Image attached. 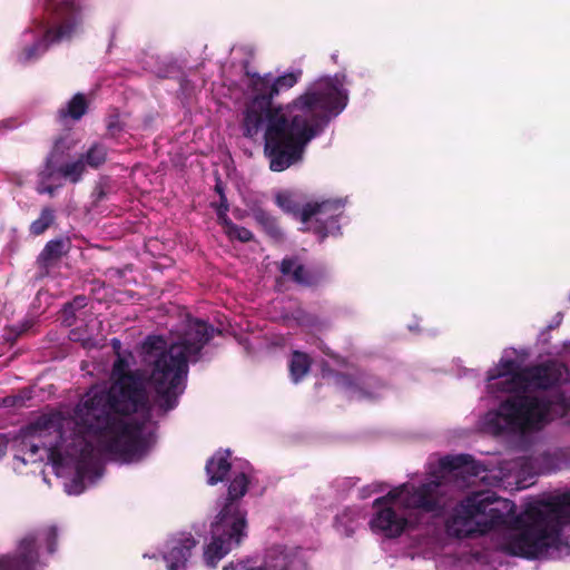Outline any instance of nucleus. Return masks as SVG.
Segmentation results:
<instances>
[{
	"label": "nucleus",
	"mask_w": 570,
	"mask_h": 570,
	"mask_svg": "<svg viewBox=\"0 0 570 570\" xmlns=\"http://www.w3.org/2000/svg\"><path fill=\"white\" fill-rule=\"evenodd\" d=\"M111 377L109 389L92 386L72 416L61 412L41 415L31 426L32 438L39 442L23 443L31 456L42 448L55 464L75 469V478L66 484L68 494H80L86 480L95 482L101 476L102 456L136 462L150 448L145 423L151 404L145 382L130 373L128 360L120 355Z\"/></svg>",
	"instance_id": "f257e3e1"
},
{
	"label": "nucleus",
	"mask_w": 570,
	"mask_h": 570,
	"mask_svg": "<svg viewBox=\"0 0 570 570\" xmlns=\"http://www.w3.org/2000/svg\"><path fill=\"white\" fill-rule=\"evenodd\" d=\"M245 73L250 78L254 97L244 111L242 131L244 137L255 139L264 129V154L272 171H284L299 163L307 145L347 105V92L337 75L318 80L283 107L274 106L273 99L297 83L301 70L276 78L248 70Z\"/></svg>",
	"instance_id": "f03ea898"
},
{
	"label": "nucleus",
	"mask_w": 570,
	"mask_h": 570,
	"mask_svg": "<svg viewBox=\"0 0 570 570\" xmlns=\"http://www.w3.org/2000/svg\"><path fill=\"white\" fill-rule=\"evenodd\" d=\"M499 513L503 521L497 528H505L502 550L513 557L537 559L551 547L569 546L561 531L570 525V490L546 500L528 503L517 514V505L510 500H499Z\"/></svg>",
	"instance_id": "7ed1b4c3"
},
{
	"label": "nucleus",
	"mask_w": 570,
	"mask_h": 570,
	"mask_svg": "<svg viewBox=\"0 0 570 570\" xmlns=\"http://www.w3.org/2000/svg\"><path fill=\"white\" fill-rule=\"evenodd\" d=\"M559 381L560 372L550 362L522 367L511 380V389H517L515 394L502 401L497 411L487 414L485 425L494 434L524 433L541 429L551 404L547 399L528 395L527 392L549 390Z\"/></svg>",
	"instance_id": "20e7f679"
},
{
	"label": "nucleus",
	"mask_w": 570,
	"mask_h": 570,
	"mask_svg": "<svg viewBox=\"0 0 570 570\" xmlns=\"http://www.w3.org/2000/svg\"><path fill=\"white\" fill-rule=\"evenodd\" d=\"M438 487L436 482L422 483L419 487L403 483L376 498L372 504L375 512L368 522L371 530L387 539L401 537L410 525L407 510H441L436 497Z\"/></svg>",
	"instance_id": "39448f33"
},
{
	"label": "nucleus",
	"mask_w": 570,
	"mask_h": 570,
	"mask_svg": "<svg viewBox=\"0 0 570 570\" xmlns=\"http://www.w3.org/2000/svg\"><path fill=\"white\" fill-rule=\"evenodd\" d=\"M249 484V475L242 471L235 473L227 485L224 503L212 523V541L203 554L205 563L210 568H216L248 535L247 510L242 507L240 500L247 493Z\"/></svg>",
	"instance_id": "423d86ee"
},
{
	"label": "nucleus",
	"mask_w": 570,
	"mask_h": 570,
	"mask_svg": "<svg viewBox=\"0 0 570 570\" xmlns=\"http://www.w3.org/2000/svg\"><path fill=\"white\" fill-rule=\"evenodd\" d=\"M499 498L492 492H475L460 501L444 521L450 538L465 539L484 535L495 529L503 517L499 513Z\"/></svg>",
	"instance_id": "0eeeda50"
},
{
	"label": "nucleus",
	"mask_w": 570,
	"mask_h": 570,
	"mask_svg": "<svg viewBox=\"0 0 570 570\" xmlns=\"http://www.w3.org/2000/svg\"><path fill=\"white\" fill-rule=\"evenodd\" d=\"M48 1L47 10L51 14V26L48 22L35 20L33 27L24 32V41L33 40L35 42L21 52L19 59L23 62L37 59L49 45L70 39L81 21L80 6L77 0H62L59 3H55V0Z\"/></svg>",
	"instance_id": "6e6552de"
},
{
	"label": "nucleus",
	"mask_w": 570,
	"mask_h": 570,
	"mask_svg": "<svg viewBox=\"0 0 570 570\" xmlns=\"http://www.w3.org/2000/svg\"><path fill=\"white\" fill-rule=\"evenodd\" d=\"M145 362L154 368L148 386L156 393L155 402L164 409H173L177 395L178 357L174 346L167 351V342L160 336H150L142 345Z\"/></svg>",
	"instance_id": "1a4fd4ad"
},
{
	"label": "nucleus",
	"mask_w": 570,
	"mask_h": 570,
	"mask_svg": "<svg viewBox=\"0 0 570 570\" xmlns=\"http://www.w3.org/2000/svg\"><path fill=\"white\" fill-rule=\"evenodd\" d=\"M56 538L57 531L55 528H49L37 537L33 534L24 537L19 543L14 558L0 557V570H39L43 562L40 561L38 551L35 550L37 541H46L48 552L52 553Z\"/></svg>",
	"instance_id": "9d476101"
},
{
	"label": "nucleus",
	"mask_w": 570,
	"mask_h": 570,
	"mask_svg": "<svg viewBox=\"0 0 570 570\" xmlns=\"http://www.w3.org/2000/svg\"><path fill=\"white\" fill-rule=\"evenodd\" d=\"M86 164L83 158L73 161H63L62 151H60V142H57L52 153L46 161L45 169L40 174L41 181L37 188L40 194H53L57 186L47 185L48 180H55L56 177L65 178L71 183H78L85 173Z\"/></svg>",
	"instance_id": "9b49d317"
},
{
	"label": "nucleus",
	"mask_w": 570,
	"mask_h": 570,
	"mask_svg": "<svg viewBox=\"0 0 570 570\" xmlns=\"http://www.w3.org/2000/svg\"><path fill=\"white\" fill-rule=\"evenodd\" d=\"M305 567L296 551L275 546L267 550L263 566H253L249 560H238L229 562L223 570H305Z\"/></svg>",
	"instance_id": "f8f14e48"
},
{
	"label": "nucleus",
	"mask_w": 570,
	"mask_h": 570,
	"mask_svg": "<svg viewBox=\"0 0 570 570\" xmlns=\"http://www.w3.org/2000/svg\"><path fill=\"white\" fill-rule=\"evenodd\" d=\"M220 331L209 323L185 315L184 327L180 330V351L191 355V363L198 362L204 346Z\"/></svg>",
	"instance_id": "ddd939ff"
},
{
	"label": "nucleus",
	"mask_w": 570,
	"mask_h": 570,
	"mask_svg": "<svg viewBox=\"0 0 570 570\" xmlns=\"http://www.w3.org/2000/svg\"><path fill=\"white\" fill-rule=\"evenodd\" d=\"M343 208L344 203L341 199L307 203L302 209V223L306 224L314 218L320 224V233L326 236L343 214Z\"/></svg>",
	"instance_id": "4468645a"
},
{
	"label": "nucleus",
	"mask_w": 570,
	"mask_h": 570,
	"mask_svg": "<svg viewBox=\"0 0 570 570\" xmlns=\"http://www.w3.org/2000/svg\"><path fill=\"white\" fill-rule=\"evenodd\" d=\"M522 367L517 363L515 360L508 358L501 360L495 368L488 372V389L491 393H509L514 395L517 389H511V380L514 375L519 374Z\"/></svg>",
	"instance_id": "2eb2a0df"
},
{
	"label": "nucleus",
	"mask_w": 570,
	"mask_h": 570,
	"mask_svg": "<svg viewBox=\"0 0 570 570\" xmlns=\"http://www.w3.org/2000/svg\"><path fill=\"white\" fill-rule=\"evenodd\" d=\"M232 451L228 449H218L208 458L205 464L207 484L214 487L227 480L232 471Z\"/></svg>",
	"instance_id": "dca6fc26"
},
{
	"label": "nucleus",
	"mask_w": 570,
	"mask_h": 570,
	"mask_svg": "<svg viewBox=\"0 0 570 570\" xmlns=\"http://www.w3.org/2000/svg\"><path fill=\"white\" fill-rule=\"evenodd\" d=\"M278 269L282 275L287 276L294 283L303 286L316 284L315 276L306 269L297 256H286L279 263Z\"/></svg>",
	"instance_id": "f3484780"
},
{
	"label": "nucleus",
	"mask_w": 570,
	"mask_h": 570,
	"mask_svg": "<svg viewBox=\"0 0 570 570\" xmlns=\"http://www.w3.org/2000/svg\"><path fill=\"white\" fill-rule=\"evenodd\" d=\"M330 374L334 377V383L346 391L352 393V397L355 396L357 399H370L372 397V393H370L363 385V381L360 377H355L347 373H342L337 371H330Z\"/></svg>",
	"instance_id": "a211bd4d"
},
{
	"label": "nucleus",
	"mask_w": 570,
	"mask_h": 570,
	"mask_svg": "<svg viewBox=\"0 0 570 570\" xmlns=\"http://www.w3.org/2000/svg\"><path fill=\"white\" fill-rule=\"evenodd\" d=\"M440 465L448 471H462L471 475H478L480 466L470 454L446 455L440 460Z\"/></svg>",
	"instance_id": "6ab92c4d"
},
{
	"label": "nucleus",
	"mask_w": 570,
	"mask_h": 570,
	"mask_svg": "<svg viewBox=\"0 0 570 570\" xmlns=\"http://www.w3.org/2000/svg\"><path fill=\"white\" fill-rule=\"evenodd\" d=\"M253 217L269 238L275 242L283 240L284 234L276 217L263 208L253 209Z\"/></svg>",
	"instance_id": "aec40b11"
},
{
	"label": "nucleus",
	"mask_w": 570,
	"mask_h": 570,
	"mask_svg": "<svg viewBox=\"0 0 570 570\" xmlns=\"http://www.w3.org/2000/svg\"><path fill=\"white\" fill-rule=\"evenodd\" d=\"M312 358L307 353L294 351L288 364L289 375L294 383H299L309 372Z\"/></svg>",
	"instance_id": "412c9836"
},
{
	"label": "nucleus",
	"mask_w": 570,
	"mask_h": 570,
	"mask_svg": "<svg viewBox=\"0 0 570 570\" xmlns=\"http://www.w3.org/2000/svg\"><path fill=\"white\" fill-rule=\"evenodd\" d=\"M275 203L284 213L298 217L302 222L303 206H301L296 195L291 191H279L275 196Z\"/></svg>",
	"instance_id": "4be33fe9"
},
{
	"label": "nucleus",
	"mask_w": 570,
	"mask_h": 570,
	"mask_svg": "<svg viewBox=\"0 0 570 570\" xmlns=\"http://www.w3.org/2000/svg\"><path fill=\"white\" fill-rule=\"evenodd\" d=\"M87 110V102L85 97L81 94H77L73 98L68 102L66 108H61L58 112L59 118L65 120L66 118H71L73 120H79Z\"/></svg>",
	"instance_id": "5701e85b"
},
{
	"label": "nucleus",
	"mask_w": 570,
	"mask_h": 570,
	"mask_svg": "<svg viewBox=\"0 0 570 570\" xmlns=\"http://www.w3.org/2000/svg\"><path fill=\"white\" fill-rule=\"evenodd\" d=\"M81 158H83L87 166L97 168L107 159V147L104 144L96 142Z\"/></svg>",
	"instance_id": "b1692460"
},
{
	"label": "nucleus",
	"mask_w": 570,
	"mask_h": 570,
	"mask_svg": "<svg viewBox=\"0 0 570 570\" xmlns=\"http://www.w3.org/2000/svg\"><path fill=\"white\" fill-rule=\"evenodd\" d=\"M55 218L53 210L50 208H43L39 218L33 220L30 225L31 234L38 236L45 233V230L52 224Z\"/></svg>",
	"instance_id": "393cba45"
},
{
	"label": "nucleus",
	"mask_w": 570,
	"mask_h": 570,
	"mask_svg": "<svg viewBox=\"0 0 570 570\" xmlns=\"http://www.w3.org/2000/svg\"><path fill=\"white\" fill-rule=\"evenodd\" d=\"M212 207L216 212L218 224L224 228L225 234L228 235L233 227L236 225L227 215L229 210V204L212 203Z\"/></svg>",
	"instance_id": "a878e982"
},
{
	"label": "nucleus",
	"mask_w": 570,
	"mask_h": 570,
	"mask_svg": "<svg viewBox=\"0 0 570 570\" xmlns=\"http://www.w3.org/2000/svg\"><path fill=\"white\" fill-rule=\"evenodd\" d=\"M66 250V245L62 240H50L45 249L42 250L41 256L45 259H56L60 257Z\"/></svg>",
	"instance_id": "bb28decb"
},
{
	"label": "nucleus",
	"mask_w": 570,
	"mask_h": 570,
	"mask_svg": "<svg viewBox=\"0 0 570 570\" xmlns=\"http://www.w3.org/2000/svg\"><path fill=\"white\" fill-rule=\"evenodd\" d=\"M197 540L191 535L180 532V563L188 561L190 557V550L197 546Z\"/></svg>",
	"instance_id": "cd10ccee"
},
{
	"label": "nucleus",
	"mask_w": 570,
	"mask_h": 570,
	"mask_svg": "<svg viewBox=\"0 0 570 570\" xmlns=\"http://www.w3.org/2000/svg\"><path fill=\"white\" fill-rule=\"evenodd\" d=\"M227 236L240 243H249L254 239V234L248 228L238 225H235Z\"/></svg>",
	"instance_id": "c85d7f7f"
},
{
	"label": "nucleus",
	"mask_w": 570,
	"mask_h": 570,
	"mask_svg": "<svg viewBox=\"0 0 570 570\" xmlns=\"http://www.w3.org/2000/svg\"><path fill=\"white\" fill-rule=\"evenodd\" d=\"M189 362H191V355L180 351V394L184 391L183 381L187 377Z\"/></svg>",
	"instance_id": "c756f323"
},
{
	"label": "nucleus",
	"mask_w": 570,
	"mask_h": 570,
	"mask_svg": "<svg viewBox=\"0 0 570 570\" xmlns=\"http://www.w3.org/2000/svg\"><path fill=\"white\" fill-rule=\"evenodd\" d=\"M215 191L219 196V202L217 204H228L227 197L225 195L224 184L220 179H217L216 181Z\"/></svg>",
	"instance_id": "7c9ffc66"
},
{
	"label": "nucleus",
	"mask_w": 570,
	"mask_h": 570,
	"mask_svg": "<svg viewBox=\"0 0 570 570\" xmlns=\"http://www.w3.org/2000/svg\"><path fill=\"white\" fill-rule=\"evenodd\" d=\"M318 348L322 351L323 354H325L326 356L335 360L336 362H341L342 357L335 353L334 351H332L324 342H321L320 345H318Z\"/></svg>",
	"instance_id": "2f4dec72"
},
{
	"label": "nucleus",
	"mask_w": 570,
	"mask_h": 570,
	"mask_svg": "<svg viewBox=\"0 0 570 570\" xmlns=\"http://www.w3.org/2000/svg\"><path fill=\"white\" fill-rule=\"evenodd\" d=\"M351 513H354V512L352 510H345L342 514L336 517V523L344 524L345 523V519H348L350 521H353L352 519L348 518V515Z\"/></svg>",
	"instance_id": "473e14b6"
},
{
	"label": "nucleus",
	"mask_w": 570,
	"mask_h": 570,
	"mask_svg": "<svg viewBox=\"0 0 570 570\" xmlns=\"http://www.w3.org/2000/svg\"><path fill=\"white\" fill-rule=\"evenodd\" d=\"M85 297H76L75 301L70 304V307L80 308L85 306Z\"/></svg>",
	"instance_id": "72a5a7b5"
},
{
	"label": "nucleus",
	"mask_w": 570,
	"mask_h": 570,
	"mask_svg": "<svg viewBox=\"0 0 570 570\" xmlns=\"http://www.w3.org/2000/svg\"><path fill=\"white\" fill-rule=\"evenodd\" d=\"M370 494H371V490H370L368 488H363V489L361 490V498H362V499L367 498Z\"/></svg>",
	"instance_id": "f704fd0d"
},
{
	"label": "nucleus",
	"mask_w": 570,
	"mask_h": 570,
	"mask_svg": "<svg viewBox=\"0 0 570 570\" xmlns=\"http://www.w3.org/2000/svg\"><path fill=\"white\" fill-rule=\"evenodd\" d=\"M6 452H7V445H6V443L0 442V459H1L2 456H4Z\"/></svg>",
	"instance_id": "c9c22d12"
},
{
	"label": "nucleus",
	"mask_w": 570,
	"mask_h": 570,
	"mask_svg": "<svg viewBox=\"0 0 570 570\" xmlns=\"http://www.w3.org/2000/svg\"><path fill=\"white\" fill-rule=\"evenodd\" d=\"M345 533L346 535H352L354 533V528L352 525L345 524Z\"/></svg>",
	"instance_id": "e433bc0d"
},
{
	"label": "nucleus",
	"mask_w": 570,
	"mask_h": 570,
	"mask_svg": "<svg viewBox=\"0 0 570 570\" xmlns=\"http://www.w3.org/2000/svg\"><path fill=\"white\" fill-rule=\"evenodd\" d=\"M558 326H559V322H557L556 324H550V325H548L547 330H548V331H551V330H554V328H556V327H558Z\"/></svg>",
	"instance_id": "4c0bfd02"
},
{
	"label": "nucleus",
	"mask_w": 570,
	"mask_h": 570,
	"mask_svg": "<svg viewBox=\"0 0 570 570\" xmlns=\"http://www.w3.org/2000/svg\"><path fill=\"white\" fill-rule=\"evenodd\" d=\"M168 570H176V564L175 563H170L168 566Z\"/></svg>",
	"instance_id": "58836bf2"
},
{
	"label": "nucleus",
	"mask_w": 570,
	"mask_h": 570,
	"mask_svg": "<svg viewBox=\"0 0 570 570\" xmlns=\"http://www.w3.org/2000/svg\"><path fill=\"white\" fill-rule=\"evenodd\" d=\"M374 492H377V491H382V485H376L375 489L373 490Z\"/></svg>",
	"instance_id": "ea45409f"
},
{
	"label": "nucleus",
	"mask_w": 570,
	"mask_h": 570,
	"mask_svg": "<svg viewBox=\"0 0 570 570\" xmlns=\"http://www.w3.org/2000/svg\"><path fill=\"white\" fill-rule=\"evenodd\" d=\"M108 128H109V130H110V131H112V129H114V125H112V124H109Z\"/></svg>",
	"instance_id": "a19ab883"
},
{
	"label": "nucleus",
	"mask_w": 570,
	"mask_h": 570,
	"mask_svg": "<svg viewBox=\"0 0 570 570\" xmlns=\"http://www.w3.org/2000/svg\"><path fill=\"white\" fill-rule=\"evenodd\" d=\"M114 344H119V340H114Z\"/></svg>",
	"instance_id": "79ce46f5"
}]
</instances>
